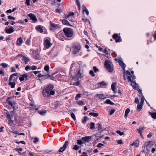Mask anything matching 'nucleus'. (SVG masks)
I'll list each match as a JSON object with an SVG mask.
<instances>
[{
  "mask_svg": "<svg viewBox=\"0 0 156 156\" xmlns=\"http://www.w3.org/2000/svg\"><path fill=\"white\" fill-rule=\"evenodd\" d=\"M126 73L129 75L127 76V79L128 82H131V86L134 89L138 90L139 88L138 84L136 83L135 81H133L136 78V76L134 75H131L130 72L128 70L126 71Z\"/></svg>",
  "mask_w": 156,
  "mask_h": 156,
  "instance_id": "obj_1",
  "label": "nucleus"
},
{
  "mask_svg": "<svg viewBox=\"0 0 156 156\" xmlns=\"http://www.w3.org/2000/svg\"><path fill=\"white\" fill-rule=\"evenodd\" d=\"M65 37L68 40L73 38V29L69 28H65L63 29Z\"/></svg>",
  "mask_w": 156,
  "mask_h": 156,
  "instance_id": "obj_2",
  "label": "nucleus"
},
{
  "mask_svg": "<svg viewBox=\"0 0 156 156\" xmlns=\"http://www.w3.org/2000/svg\"><path fill=\"white\" fill-rule=\"evenodd\" d=\"M81 49L80 44L78 43L73 44L71 48L72 51L74 55L78 53L80 51Z\"/></svg>",
  "mask_w": 156,
  "mask_h": 156,
  "instance_id": "obj_3",
  "label": "nucleus"
},
{
  "mask_svg": "<svg viewBox=\"0 0 156 156\" xmlns=\"http://www.w3.org/2000/svg\"><path fill=\"white\" fill-rule=\"evenodd\" d=\"M53 88V85L51 84H50L45 87L44 88L42 91L43 96L44 97L48 96L49 91L52 90Z\"/></svg>",
  "mask_w": 156,
  "mask_h": 156,
  "instance_id": "obj_4",
  "label": "nucleus"
},
{
  "mask_svg": "<svg viewBox=\"0 0 156 156\" xmlns=\"http://www.w3.org/2000/svg\"><path fill=\"white\" fill-rule=\"evenodd\" d=\"M105 66L107 70L109 72H112L113 70V64L110 60H106L105 62Z\"/></svg>",
  "mask_w": 156,
  "mask_h": 156,
  "instance_id": "obj_5",
  "label": "nucleus"
},
{
  "mask_svg": "<svg viewBox=\"0 0 156 156\" xmlns=\"http://www.w3.org/2000/svg\"><path fill=\"white\" fill-rule=\"evenodd\" d=\"M10 115H13L15 113V111L16 110V108L17 107V103L15 102H10ZM11 115H10V116ZM11 117H10V119ZM12 121L10 119V122Z\"/></svg>",
  "mask_w": 156,
  "mask_h": 156,
  "instance_id": "obj_6",
  "label": "nucleus"
},
{
  "mask_svg": "<svg viewBox=\"0 0 156 156\" xmlns=\"http://www.w3.org/2000/svg\"><path fill=\"white\" fill-rule=\"evenodd\" d=\"M115 60L117 61L119 63V65L121 66L124 71H125V68L126 67V65L123 62L122 58H115Z\"/></svg>",
  "mask_w": 156,
  "mask_h": 156,
  "instance_id": "obj_7",
  "label": "nucleus"
},
{
  "mask_svg": "<svg viewBox=\"0 0 156 156\" xmlns=\"http://www.w3.org/2000/svg\"><path fill=\"white\" fill-rule=\"evenodd\" d=\"M50 24L51 30H56L59 28V26L58 25L52 23L51 22H50Z\"/></svg>",
  "mask_w": 156,
  "mask_h": 156,
  "instance_id": "obj_8",
  "label": "nucleus"
},
{
  "mask_svg": "<svg viewBox=\"0 0 156 156\" xmlns=\"http://www.w3.org/2000/svg\"><path fill=\"white\" fill-rule=\"evenodd\" d=\"M69 144V142L67 141H66L64 144L63 145L62 147H61L58 151L59 152H62L65 150V149L68 146Z\"/></svg>",
  "mask_w": 156,
  "mask_h": 156,
  "instance_id": "obj_9",
  "label": "nucleus"
},
{
  "mask_svg": "<svg viewBox=\"0 0 156 156\" xmlns=\"http://www.w3.org/2000/svg\"><path fill=\"white\" fill-rule=\"evenodd\" d=\"M29 75L27 73H25L22 75L19 78V80L20 81H22L24 80H27Z\"/></svg>",
  "mask_w": 156,
  "mask_h": 156,
  "instance_id": "obj_10",
  "label": "nucleus"
},
{
  "mask_svg": "<svg viewBox=\"0 0 156 156\" xmlns=\"http://www.w3.org/2000/svg\"><path fill=\"white\" fill-rule=\"evenodd\" d=\"M151 142L149 141L148 142H146L144 144V148H145L146 150L147 151L149 150V149L151 147V144H150L151 143Z\"/></svg>",
  "mask_w": 156,
  "mask_h": 156,
  "instance_id": "obj_11",
  "label": "nucleus"
},
{
  "mask_svg": "<svg viewBox=\"0 0 156 156\" xmlns=\"http://www.w3.org/2000/svg\"><path fill=\"white\" fill-rule=\"evenodd\" d=\"M44 45L46 48H49L51 45L50 41L49 39H47L45 40Z\"/></svg>",
  "mask_w": 156,
  "mask_h": 156,
  "instance_id": "obj_12",
  "label": "nucleus"
},
{
  "mask_svg": "<svg viewBox=\"0 0 156 156\" xmlns=\"http://www.w3.org/2000/svg\"><path fill=\"white\" fill-rule=\"evenodd\" d=\"M107 83L104 81H102L97 83L95 85L96 87L97 88H99L104 87L107 85Z\"/></svg>",
  "mask_w": 156,
  "mask_h": 156,
  "instance_id": "obj_13",
  "label": "nucleus"
},
{
  "mask_svg": "<svg viewBox=\"0 0 156 156\" xmlns=\"http://www.w3.org/2000/svg\"><path fill=\"white\" fill-rule=\"evenodd\" d=\"M28 16L34 22H35L37 20V19L35 16L33 14L30 13L28 15Z\"/></svg>",
  "mask_w": 156,
  "mask_h": 156,
  "instance_id": "obj_14",
  "label": "nucleus"
},
{
  "mask_svg": "<svg viewBox=\"0 0 156 156\" xmlns=\"http://www.w3.org/2000/svg\"><path fill=\"white\" fill-rule=\"evenodd\" d=\"M23 42V38L22 37L18 38L16 41V44L18 46H20Z\"/></svg>",
  "mask_w": 156,
  "mask_h": 156,
  "instance_id": "obj_15",
  "label": "nucleus"
},
{
  "mask_svg": "<svg viewBox=\"0 0 156 156\" xmlns=\"http://www.w3.org/2000/svg\"><path fill=\"white\" fill-rule=\"evenodd\" d=\"M91 136H85L82 137L81 140L85 143V142H89L91 140Z\"/></svg>",
  "mask_w": 156,
  "mask_h": 156,
  "instance_id": "obj_16",
  "label": "nucleus"
},
{
  "mask_svg": "<svg viewBox=\"0 0 156 156\" xmlns=\"http://www.w3.org/2000/svg\"><path fill=\"white\" fill-rule=\"evenodd\" d=\"M43 26L41 25H38L36 27V30L39 32L42 33L43 32Z\"/></svg>",
  "mask_w": 156,
  "mask_h": 156,
  "instance_id": "obj_17",
  "label": "nucleus"
},
{
  "mask_svg": "<svg viewBox=\"0 0 156 156\" xmlns=\"http://www.w3.org/2000/svg\"><path fill=\"white\" fill-rule=\"evenodd\" d=\"M18 74L17 73H13L10 75V81L12 80V78L13 80H15L17 78V76Z\"/></svg>",
  "mask_w": 156,
  "mask_h": 156,
  "instance_id": "obj_18",
  "label": "nucleus"
},
{
  "mask_svg": "<svg viewBox=\"0 0 156 156\" xmlns=\"http://www.w3.org/2000/svg\"><path fill=\"white\" fill-rule=\"evenodd\" d=\"M145 129V128L144 126H141L139 127L138 129H137V131L140 134L141 136H142V132L144 130V129Z\"/></svg>",
  "mask_w": 156,
  "mask_h": 156,
  "instance_id": "obj_19",
  "label": "nucleus"
},
{
  "mask_svg": "<svg viewBox=\"0 0 156 156\" xmlns=\"http://www.w3.org/2000/svg\"><path fill=\"white\" fill-rule=\"evenodd\" d=\"M38 113L42 116H44L47 113V111L44 110H39L38 111Z\"/></svg>",
  "mask_w": 156,
  "mask_h": 156,
  "instance_id": "obj_20",
  "label": "nucleus"
},
{
  "mask_svg": "<svg viewBox=\"0 0 156 156\" xmlns=\"http://www.w3.org/2000/svg\"><path fill=\"white\" fill-rule=\"evenodd\" d=\"M19 55L23 57V60L24 61L25 64H27V62L30 61L29 59L27 57L23 56L21 55Z\"/></svg>",
  "mask_w": 156,
  "mask_h": 156,
  "instance_id": "obj_21",
  "label": "nucleus"
},
{
  "mask_svg": "<svg viewBox=\"0 0 156 156\" xmlns=\"http://www.w3.org/2000/svg\"><path fill=\"white\" fill-rule=\"evenodd\" d=\"M96 96L101 99H104L106 98V97H105V95L102 94H96Z\"/></svg>",
  "mask_w": 156,
  "mask_h": 156,
  "instance_id": "obj_22",
  "label": "nucleus"
},
{
  "mask_svg": "<svg viewBox=\"0 0 156 156\" xmlns=\"http://www.w3.org/2000/svg\"><path fill=\"white\" fill-rule=\"evenodd\" d=\"M62 23L65 25H67V26H70V25L69 24V22L66 20L64 19L63 20H62Z\"/></svg>",
  "mask_w": 156,
  "mask_h": 156,
  "instance_id": "obj_23",
  "label": "nucleus"
},
{
  "mask_svg": "<svg viewBox=\"0 0 156 156\" xmlns=\"http://www.w3.org/2000/svg\"><path fill=\"white\" fill-rule=\"evenodd\" d=\"M149 114L151 115V117L154 119H156V112L152 113L151 112H149Z\"/></svg>",
  "mask_w": 156,
  "mask_h": 156,
  "instance_id": "obj_24",
  "label": "nucleus"
},
{
  "mask_svg": "<svg viewBox=\"0 0 156 156\" xmlns=\"http://www.w3.org/2000/svg\"><path fill=\"white\" fill-rule=\"evenodd\" d=\"M115 85L116 83H112V84L111 85V89L112 91L115 92V91L116 90V88L115 87Z\"/></svg>",
  "mask_w": 156,
  "mask_h": 156,
  "instance_id": "obj_25",
  "label": "nucleus"
},
{
  "mask_svg": "<svg viewBox=\"0 0 156 156\" xmlns=\"http://www.w3.org/2000/svg\"><path fill=\"white\" fill-rule=\"evenodd\" d=\"M89 115H90L93 116L94 117H97L99 116V114L98 113H95L94 112H90L89 113Z\"/></svg>",
  "mask_w": 156,
  "mask_h": 156,
  "instance_id": "obj_26",
  "label": "nucleus"
},
{
  "mask_svg": "<svg viewBox=\"0 0 156 156\" xmlns=\"http://www.w3.org/2000/svg\"><path fill=\"white\" fill-rule=\"evenodd\" d=\"M105 103L111 105H113L114 104L109 99H107L105 102Z\"/></svg>",
  "mask_w": 156,
  "mask_h": 156,
  "instance_id": "obj_27",
  "label": "nucleus"
},
{
  "mask_svg": "<svg viewBox=\"0 0 156 156\" xmlns=\"http://www.w3.org/2000/svg\"><path fill=\"white\" fill-rule=\"evenodd\" d=\"M142 105L140 104H138L137 106V109L136 110L137 111H140L142 108Z\"/></svg>",
  "mask_w": 156,
  "mask_h": 156,
  "instance_id": "obj_28",
  "label": "nucleus"
},
{
  "mask_svg": "<svg viewBox=\"0 0 156 156\" xmlns=\"http://www.w3.org/2000/svg\"><path fill=\"white\" fill-rule=\"evenodd\" d=\"M132 145L136 147H137L139 146L138 141H136L135 142L133 143Z\"/></svg>",
  "mask_w": 156,
  "mask_h": 156,
  "instance_id": "obj_29",
  "label": "nucleus"
},
{
  "mask_svg": "<svg viewBox=\"0 0 156 156\" xmlns=\"http://www.w3.org/2000/svg\"><path fill=\"white\" fill-rule=\"evenodd\" d=\"M88 118L87 117L84 116L83 119L82 121V123L84 124L88 120Z\"/></svg>",
  "mask_w": 156,
  "mask_h": 156,
  "instance_id": "obj_30",
  "label": "nucleus"
},
{
  "mask_svg": "<svg viewBox=\"0 0 156 156\" xmlns=\"http://www.w3.org/2000/svg\"><path fill=\"white\" fill-rule=\"evenodd\" d=\"M74 14L73 12H70L69 13L68 15H66L65 18L66 19H68L69 17L73 16L74 15Z\"/></svg>",
  "mask_w": 156,
  "mask_h": 156,
  "instance_id": "obj_31",
  "label": "nucleus"
},
{
  "mask_svg": "<svg viewBox=\"0 0 156 156\" xmlns=\"http://www.w3.org/2000/svg\"><path fill=\"white\" fill-rule=\"evenodd\" d=\"M144 99L145 100L144 97L143 95H142V96L141 98V100L140 103L139 104L143 105L144 103Z\"/></svg>",
  "mask_w": 156,
  "mask_h": 156,
  "instance_id": "obj_32",
  "label": "nucleus"
},
{
  "mask_svg": "<svg viewBox=\"0 0 156 156\" xmlns=\"http://www.w3.org/2000/svg\"><path fill=\"white\" fill-rule=\"evenodd\" d=\"M95 124L94 122H91L90 123V129H92L95 128Z\"/></svg>",
  "mask_w": 156,
  "mask_h": 156,
  "instance_id": "obj_33",
  "label": "nucleus"
},
{
  "mask_svg": "<svg viewBox=\"0 0 156 156\" xmlns=\"http://www.w3.org/2000/svg\"><path fill=\"white\" fill-rule=\"evenodd\" d=\"M44 69L47 72L48 71L49 69V66L48 65H45L44 68Z\"/></svg>",
  "mask_w": 156,
  "mask_h": 156,
  "instance_id": "obj_34",
  "label": "nucleus"
},
{
  "mask_svg": "<svg viewBox=\"0 0 156 156\" xmlns=\"http://www.w3.org/2000/svg\"><path fill=\"white\" fill-rule=\"evenodd\" d=\"M80 97L81 94H76L75 99L76 100H79V98H80Z\"/></svg>",
  "mask_w": 156,
  "mask_h": 156,
  "instance_id": "obj_35",
  "label": "nucleus"
},
{
  "mask_svg": "<svg viewBox=\"0 0 156 156\" xmlns=\"http://www.w3.org/2000/svg\"><path fill=\"white\" fill-rule=\"evenodd\" d=\"M77 144L78 145H82L83 143H84V142H83V141L81 140H77Z\"/></svg>",
  "mask_w": 156,
  "mask_h": 156,
  "instance_id": "obj_36",
  "label": "nucleus"
},
{
  "mask_svg": "<svg viewBox=\"0 0 156 156\" xmlns=\"http://www.w3.org/2000/svg\"><path fill=\"white\" fill-rule=\"evenodd\" d=\"M119 36H118V35L117 34H114L112 35V37L114 39L116 40V39L119 37Z\"/></svg>",
  "mask_w": 156,
  "mask_h": 156,
  "instance_id": "obj_37",
  "label": "nucleus"
},
{
  "mask_svg": "<svg viewBox=\"0 0 156 156\" xmlns=\"http://www.w3.org/2000/svg\"><path fill=\"white\" fill-rule=\"evenodd\" d=\"M75 63L74 64L73 63L71 65V67L70 68V69L71 71H73L74 70H75V68L74 66L75 65Z\"/></svg>",
  "mask_w": 156,
  "mask_h": 156,
  "instance_id": "obj_38",
  "label": "nucleus"
},
{
  "mask_svg": "<svg viewBox=\"0 0 156 156\" xmlns=\"http://www.w3.org/2000/svg\"><path fill=\"white\" fill-rule=\"evenodd\" d=\"M0 65L2 66L3 68H5L8 65L5 63H3L1 64Z\"/></svg>",
  "mask_w": 156,
  "mask_h": 156,
  "instance_id": "obj_39",
  "label": "nucleus"
},
{
  "mask_svg": "<svg viewBox=\"0 0 156 156\" xmlns=\"http://www.w3.org/2000/svg\"><path fill=\"white\" fill-rule=\"evenodd\" d=\"M122 41V40L121 39L120 37H119L118 38H117L115 40V42L116 43L118 42H121Z\"/></svg>",
  "mask_w": 156,
  "mask_h": 156,
  "instance_id": "obj_40",
  "label": "nucleus"
},
{
  "mask_svg": "<svg viewBox=\"0 0 156 156\" xmlns=\"http://www.w3.org/2000/svg\"><path fill=\"white\" fill-rule=\"evenodd\" d=\"M15 85H16V83L15 82H10V86L11 88H14V87H15Z\"/></svg>",
  "mask_w": 156,
  "mask_h": 156,
  "instance_id": "obj_41",
  "label": "nucleus"
},
{
  "mask_svg": "<svg viewBox=\"0 0 156 156\" xmlns=\"http://www.w3.org/2000/svg\"><path fill=\"white\" fill-rule=\"evenodd\" d=\"M71 116L74 120L75 121L76 120V116L74 113H72L71 114Z\"/></svg>",
  "mask_w": 156,
  "mask_h": 156,
  "instance_id": "obj_42",
  "label": "nucleus"
},
{
  "mask_svg": "<svg viewBox=\"0 0 156 156\" xmlns=\"http://www.w3.org/2000/svg\"><path fill=\"white\" fill-rule=\"evenodd\" d=\"M116 133H118V134H119L120 136H122L124 134V132H121L119 130H117Z\"/></svg>",
  "mask_w": 156,
  "mask_h": 156,
  "instance_id": "obj_43",
  "label": "nucleus"
},
{
  "mask_svg": "<svg viewBox=\"0 0 156 156\" xmlns=\"http://www.w3.org/2000/svg\"><path fill=\"white\" fill-rule=\"evenodd\" d=\"M55 93V91L54 90H50L49 93L48 94V95H53Z\"/></svg>",
  "mask_w": 156,
  "mask_h": 156,
  "instance_id": "obj_44",
  "label": "nucleus"
},
{
  "mask_svg": "<svg viewBox=\"0 0 156 156\" xmlns=\"http://www.w3.org/2000/svg\"><path fill=\"white\" fill-rule=\"evenodd\" d=\"M89 74L92 77H94L95 76L94 72L92 70H90L89 72Z\"/></svg>",
  "mask_w": 156,
  "mask_h": 156,
  "instance_id": "obj_45",
  "label": "nucleus"
},
{
  "mask_svg": "<svg viewBox=\"0 0 156 156\" xmlns=\"http://www.w3.org/2000/svg\"><path fill=\"white\" fill-rule=\"evenodd\" d=\"M115 111V110L114 109H112L109 111V115H112Z\"/></svg>",
  "mask_w": 156,
  "mask_h": 156,
  "instance_id": "obj_46",
  "label": "nucleus"
},
{
  "mask_svg": "<svg viewBox=\"0 0 156 156\" xmlns=\"http://www.w3.org/2000/svg\"><path fill=\"white\" fill-rule=\"evenodd\" d=\"M93 69L94 72L95 73L99 71L98 69L95 66H94L93 67Z\"/></svg>",
  "mask_w": 156,
  "mask_h": 156,
  "instance_id": "obj_47",
  "label": "nucleus"
},
{
  "mask_svg": "<svg viewBox=\"0 0 156 156\" xmlns=\"http://www.w3.org/2000/svg\"><path fill=\"white\" fill-rule=\"evenodd\" d=\"M77 104L78 105H84V103L82 101H78Z\"/></svg>",
  "mask_w": 156,
  "mask_h": 156,
  "instance_id": "obj_48",
  "label": "nucleus"
},
{
  "mask_svg": "<svg viewBox=\"0 0 156 156\" xmlns=\"http://www.w3.org/2000/svg\"><path fill=\"white\" fill-rule=\"evenodd\" d=\"M79 148V147L77 145H75L73 147V149L75 150H77Z\"/></svg>",
  "mask_w": 156,
  "mask_h": 156,
  "instance_id": "obj_49",
  "label": "nucleus"
},
{
  "mask_svg": "<svg viewBox=\"0 0 156 156\" xmlns=\"http://www.w3.org/2000/svg\"><path fill=\"white\" fill-rule=\"evenodd\" d=\"M117 143L119 144H123V142L122 140H117Z\"/></svg>",
  "mask_w": 156,
  "mask_h": 156,
  "instance_id": "obj_50",
  "label": "nucleus"
},
{
  "mask_svg": "<svg viewBox=\"0 0 156 156\" xmlns=\"http://www.w3.org/2000/svg\"><path fill=\"white\" fill-rule=\"evenodd\" d=\"M25 3L27 6H30V0H26Z\"/></svg>",
  "mask_w": 156,
  "mask_h": 156,
  "instance_id": "obj_51",
  "label": "nucleus"
},
{
  "mask_svg": "<svg viewBox=\"0 0 156 156\" xmlns=\"http://www.w3.org/2000/svg\"><path fill=\"white\" fill-rule=\"evenodd\" d=\"M5 32L8 34H10V28H5Z\"/></svg>",
  "mask_w": 156,
  "mask_h": 156,
  "instance_id": "obj_52",
  "label": "nucleus"
},
{
  "mask_svg": "<svg viewBox=\"0 0 156 156\" xmlns=\"http://www.w3.org/2000/svg\"><path fill=\"white\" fill-rule=\"evenodd\" d=\"M35 58L37 59H41V57L38 54H37L35 55Z\"/></svg>",
  "mask_w": 156,
  "mask_h": 156,
  "instance_id": "obj_53",
  "label": "nucleus"
},
{
  "mask_svg": "<svg viewBox=\"0 0 156 156\" xmlns=\"http://www.w3.org/2000/svg\"><path fill=\"white\" fill-rule=\"evenodd\" d=\"M38 140H39V139L37 137H35L34 138V140L33 141V142L34 143H35L36 142H37L38 141Z\"/></svg>",
  "mask_w": 156,
  "mask_h": 156,
  "instance_id": "obj_54",
  "label": "nucleus"
},
{
  "mask_svg": "<svg viewBox=\"0 0 156 156\" xmlns=\"http://www.w3.org/2000/svg\"><path fill=\"white\" fill-rule=\"evenodd\" d=\"M76 4L79 8L80 7V2L79 0H77L76 1Z\"/></svg>",
  "mask_w": 156,
  "mask_h": 156,
  "instance_id": "obj_55",
  "label": "nucleus"
},
{
  "mask_svg": "<svg viewBox=\"0 0 156 156\" xmlns=\"http://www.w3.org/2000/svg\"><path fill=\"white\" fill-rule=\"evenodd\" d=\"M6 118L8 119V120L9 121L8 123L9 124L10 123V114H9V113L7 114V115Z\"/></svg>",
  "mask_w": 156,
  "mask_h": 156,
  "instance_id": "obj_56",
  "label": "nucleus"
},
{
  "mask_svg": "<svg viewBox=\"0 0 156 156\" xmlns=\"http://www.w3.org/2000/svg\"><path fill=\"white\" fill-rule=\"evenodd\" d=\"M29 155L30 156H36V154L35 153H32L31 152L29 153Z\"/></svg>",
  "mask_w": 156,
  "mask_h": 156,
  "instance_id": "obj_57",
  "label": "nucleus"
},
{
  "mask_svg": "<svg viewBox=\"0 0 156 156\" xmlns=\"http://www.w3.org/2000/svg\"><path fill=\"white\" fill-rule=\"evenodd\" d=\"M104 146V144L101 143H99L97 145V147H101L102 146Z\"/></svg>",
  "mask_w": 156,
  "mask_h": 156,
  "instance_id": "obj_58",
  "label": "nucleus"
},
{
  "mask_svg": "<svg viewBox=\"0 0 156 156\" xmlns=\"http://www.w3.org/2000/svg\"><path fill=\"white\" fill-rule=\"evenodd\" d=\"M130 109L129 108H127L126 109L125 113L128 114L129 112H130Z\"/></svg>",
  "mask_w": 156,
  "mask_h": 156,
  "instance_id": "obj_59",
  "label": "nucleus"
},
{
  "mask_svg": "<svg viewBox=\"0 0 156 156\" xmlns=\"http://www.w3.org/2000/svg\"><path fill=\"white\" fill-rule=\"evenodd\" d=\"M82 74L80 73V71H79L77 73V76L80 77H81L82 76Z\"/></svg>",
  "mask_w": 156,
  "mask_h": 156,
  "instance_id": "obj_60",
  "label": "nucleus"
},
{
  "mask_svg": "<svg viewBox=\"0 0 156 156\" xmlns=\"http://www.w3.org/2000/svg\"><path fill=\"white\" fill-rule=\"evenodd\" d=\"M73 85H75L76 86H78L80 85V83L79 81H77L76 83H73Z\"/></svg>",
  "mask_w": 156,
  "mask_h": 156,
  "instance_id": "obj_61",
  "label": "nucleus"
},
{
  "mask_svg": "<svg viewBox=\"0 0 156 156\" xmlns=\"http://www.w3.org/2000/svg\"><path fill=\"white\" fill-rule=\"evenodd\" d=\"M83 12H85L86 13L87 15H89V12L88 10L87 9L85 10L83 9Z\"/></svg>",
  "mask_w": 156,
  "mask_h": 156,
  "instance_id": "obj_62",
  "label": "nucleus"
},
{
  "mask_svg": "<svg viewBox=\"0 0 156 156\" xmlns=\"http://www.w3.org/2000/svg\"><path fill=\"white\" fill-rule=\"evenodd\" d=\"M31 69L32 70L36 69H37V67L36 66H33L31 67Z\"/></svg>",
  "mask_w": 156,
  "mask_h": 156,
  "instance_id": "obj_63",
  "label": "nucleus"
},
{
  "mask_svg": "<svg viewBox=\"0 0 156 156\" xmlns=\"http://www.w3.org/2000/svg\"><path fill=\"white\" fill-rule=\"evenodd\" d=\"M82 154H83L80 155V156H88L87 153L85 152H83L82 153Z\"/></svg>",
  "mask_w": 156,
  "mask_h": 156,
  "instance_id": "obj_64",
  "label": "nucleus"
}]
</instances>
